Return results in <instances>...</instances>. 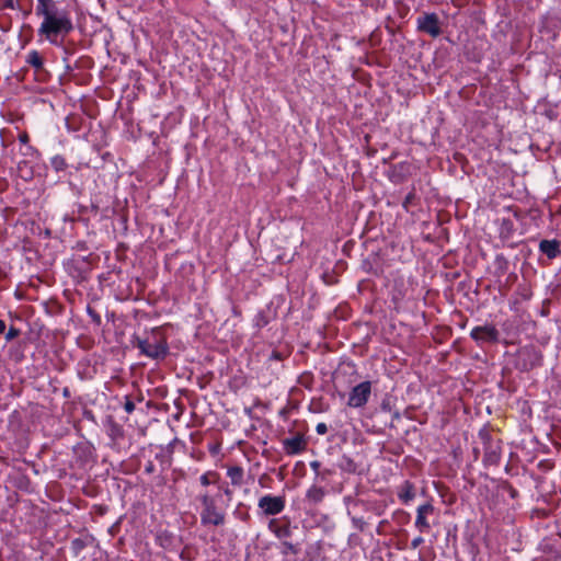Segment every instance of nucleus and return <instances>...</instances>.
I'll return each mask as SVG.
<instances>
[{"instance_id":"ea45409f","label":"nucleus","mask_w":561,"mask_h":561,"mask_svg":"<svg viewBox=\"0 0 561 561\" xmlns=\"http://www.w3.org/2000/svg\"><path fill=\"white\" fill-rule=\"evenodd\" d=\"M271 357H272V358H275V359H280V358H282L280 354H279L278 352H276V351H274V352L272 353Z\"/></svg>"},{"instance_id":"bb28decb","label":"nucleus","mask_w":561,"mask_h":561,"mask_svg":"<svg viewBox=\"0 0 561 561\" xmlns=\"http://www.w3.org/2000/svg\"><path fill=\"white\" fill-rule=\"evenodd\" d=\"M352 523L356 529L359 531H364L366 527V522L362 517H353Z\"/></svg>"},{"instance_id":"a878e982","label":"nucleus","mask_w":561,"mask_h":561,"mask_svg":"<svg viewBox=\"0 0 561 561\" xmlns=\"http://www.w3.org/2000/svg\"><path fill=\"white\" fill-rule=\"evenodd\" d=\"M124 399H125V401H124V410L128 414L133 413L135 411V403H134V401L130 399L129 396H126Z\"/></svg>"},{"instance_id":"1a4fd4ad","label":"nucleus","mask_w":561,"mask_h":561,"mask_svg":"<svg viewBox=\"0 0 561 561\" xmlns=\"http://www.w3.org/2000/svg\"><path fill=\"white\" fill-rule=\"evenodd\" d=\"M541 358V354L535 347H524L518 353L517 367L520 370L528 371L540 365Z\"/></svg>"},{"instance_id":"412c9836","label":"nucleus","mask_w":561,"mask_h":561,"mask_svg":"<svg viewBox=\"0 0 561 561\" xmlns=\"http://www.w3.org/2000/svg\"><path fill=\"white\" fill-rule=\"evenodd\" d=\"M50 164L56 172L65 171L68 168L66 159L60 154L54 156L50 159Z\"/></svg>"},{"instance_id":"4c0bfd02","label":"nucleus","mask_w":561,"mask_h":561,"mask_svg":"<svg viewBox=\"0 0 561 561\" xmlns=\"http://www.w3.org/2000/svg\"><path fill=\"white\" fill-rule=\"evenodd\" d=\"M5 331V322L3 320H0V335L4 333Z\"/></svg>"},{"instance_id":"aec40b11","label":"nucleus","mask_w":561,"mask_h":561,"mask_svg":"<svg viewBox=\"0 0 561 561\" xmlns=\"http://www.w3.org/2000/svg\"><path fill=\"white\" fill-rule=\"evenodd\" d=\"M219 474L216 471H207L201 476L199 481L203 486L216 484L219 481Z\"/></svg>"},{"instance_id":"b1692460","label":"nucleus","mask_w":561,"mask_h":561,"mask_svg":"<svg viewBox=\"0 0 561 561\" xmlns=\"http://www.w3.org/2000/svg\"><path fill=\"white\" fill-rule=\"evenodd\" d=\"M0 9H12V10H21V3L19 0H4L0 5Z\"/></svg>"},{"instance_id":"79ce46f5","label":"nucleus","mask_w":561,"mask_h":561,"mask_svg":"<svg viewBox=\"0 0 561 561\" xmlns=\"http://www.w3.org/2000/svg\"><path fill=\"white\" fill-rule=\"evenodd\" d=\"M321 474H322V476L331 474V470H328V469H327V470H324Z\"/></svg>"},{"instance_id":"7ed1b4c3","label":"nucleus","mask_w":561,"mask_h":561,"mask_svg":"<svg viewBox=\"0 0 561 561\" xmlns=\"http://www.w3.org/2000/svg\"><path fill=\"white\" fill-rule=\"evenodd\" d=\"M219 497L220 494L210 495L208 492L197 496V501L202 505L199 516L203 526H222L226 523V513L218 505Z\"/></svg>"},{"instance_id":"cd10ccee","label":"nucleus","mask_w":561,"mask_h":561,"mask_svg":"<svg viewBox=\"0 0 561 561\" xmlns=\"http://www.w3.org/2000/svg\"><path fill=\"white\" fill-rule=\"evenodd\" d=\"M414 198H415V194H414V192L409 193V194L405 196V198H404V201H403V203H402V206H403L405 209H408V208H409V206L412 204V202H413V199H414Z\"/></svg>"},{"instance_id":"72a5a7b5","label":"nucleus","mask_w":561,"mask_h":561,"mask_svg":"<svg viewBox=\"0 0 561 561\" xmlns=\"http://www.w3.org/2000/svg\"><path fill=\"white\" fill-rule=\"evenodd\" d=\"M145 471H146L147 473H152V472H154V465H153V462H152V461H149V462L146 465V467H145Z\"/></svg>"},{"instance_id":"7c9ffc66","label":"nucleus","mask_w":561,"mask_h":561,"mask_svg":"<svg viewBox=\"0 0 561 561\" xmlns=\"http://www.w3.org/2000/svg\"><path fill=\"white\" fill-rule=\"evenodd\" d=\"M316 432L319 434V435H324L327 434L328 432V426L325 423H319L317 426H316Z\"/></svg>"},{"instance_id":"f8f14e48","label":"nucleus","mask_w":561,"mask_h":561,"mask_svg":"<svg viewBox=\"0 0 561 561\" xmlns=\"http://www.w3.org/2000/svg\"><path fill=\"white\" fill-rule=\"evenodd\" d=\"M434 506L431 503L420 505L416 511L415 527L420 533H426L431 528L428 516L433 515Z\"/></svg>"},{"instance_id":"f704fd0d","label":"nucleus","mask_w":561,"mask_h":561,"mask_svg":"<svg viewBox=\"0 0 561 561\" xmlns=\"http://www.w3.org/2000/svg\"><path fill=\"white\" fill-rule=\"evenodd\" d=\"M310 467L311 469L317 473V474H320L319 473V469H320V462L319 461H312L310 463Z\"/></svg>"},{"instance_id":"4be33fe9","label":"nucleus","mask_w":561,"mask_h":561,"mask_svg":"<svg viewBox=\"0 0 561 561\" xmlns=\"http://www.w3.org/2000/svg\"><path fill=\"white\" fill-rule=\"evenodd\" d=\"M268 322H270V319L264 311H260L255 316L254 324L257 329H262V328L266 327L268 324Z\"/></svg>"},{"instance_id":"a211bd4d","label":"nucleus","mask_w":561,"mask_h":561,"mask_svg":"<svg viewBox=\"0 0 561 561\" xmlns=\"http://www.w3.org/2000/svg\"><path fill=\"white\" fill-rule=\"evenodd\" d=\"M324 495H325V491L323 488L318 486V485H312L307 491L306 497L309 502H311L313 504H318L323 500Z\"/></svg>"},{"instance_id":"4468645a","label":"nucleus","mask_w":561,"mask_h":561,"mask_svg":"<svg viewBox=\"0 0 561 561\" xmlns=\"http://www.w3.org/2000/svg\"><path fill=\"white\" fill-rule=\"evenodd\" d=\"M227 476L233 486H241L244 483V470L240 466L229 467Z\"/></svg>"},{"instance_id":"2eb2a0df","label":"nucleus","mask_w":561,"mask_h":561,"mask_svg":"<svg viewBox=\"0 0 561 561\" xmlns=\"http://www.w3.org/2000/svg\"><path fill=\"white\" fill-rule=\"evenodd\" d=\"M414 496H415V489H414L413 483H411L410 481H404L399 488L398 497L403 503H408V502L412 501L414 499Z\"/></svg>"},{"instance_id":"f3484780","label":"nucleus","mask_w":561,"mask_h":561,"mask_svg":"<svg viewBox=\"0 0 561 561\" xmlns=\"http://www.w3.org/2000/svg\"><path fill=\"white\" fill-rule=\"evenodd\" d=\"M339 468L347 473H357L358 472V465L355 462V460L346 455H343L340 462Z\"/></svg>"},{"instance_id":"20e7f679","label":"nucleus","mask_w":561,"mask_h":561,"mask_svg":"<svg viewBox=\"0 0 561 561\" xmlns=\"http://www.w3.org/2000/svg\"><path fill=\"white\" fill-rule=\"evenodd\" d=\"M479 437L483 443V463L485 466H496L501 459L500 440H493L488 431H480Z\"/></svg>"},{"instance_id":"0eeeda50","label":"nucleus","mask_w":561,"mask_h":561,"mask_svg":"<svg viewBox=\"0 0 561 561\" xmlns=\"http://www.w3.org/2000/svg\"><path fill=\"white\" fill-rule=\"evenodd\" d=\"M370 394L371 382L363 381L352 388L348 396L347 405L351 408H362L368 402Z\"/></svg>"},{"instance_id":"393cba45","label":"nucleus","mask_w":561,"mask_h":561,"mask_svg":"<svg viewBox=\"0 0 561 561\" xmlns=\"http://www.w3.org/2000/svg\"><path fill=\"white\" fill-rule=\"evenodd\" d=\"M20 334H21V331L18 328L10 327L8 332L5 333V340L8 342H11L14 339H16Z\"/></svg>"},{"instance_id":"dca6fc26","label":"nucleus","mask_w":561,"mask_h":561,"mask_svg":"<svg viewBox=\"0 0 561 561\" xmlns=\"http://www.w3.org/2000/svg\"><path fill=\"white\" fill-rule=\"evenodd\" d=\"M301 546L299 542L284 541L279 545V552L283 557L298 556L300 553Z\"/></svg>"},{"instance_id":"6e6552de","label":"nucleus","mask_w":561,"mask_h":561,"mask_svg":"<svg viewBox=\"0 0 561 561\" xmlns=\"http://www.w3.org/2000/svg\"><path fill=\"white\" fill-rule=\"evenodd\" d=\"M417 31L436 38L442 34L439 18L436 13H424L417 18Z\"/></svg>"},{"instance_id":"9b49d317","label":"nucleus","mask_w":561,"mask_h":561,"mask_svg":"<svg viewBox=\"0 0 561 561\" xmlns=\"http://www.w3.org/2000/svg\"><path fill=\"white\" fill-rule=\"evenodd\" d=\"M283 448L287 455H298L306 450L307 440L301 433L295 436L283 439Z\"/></svg>"},{"instance_id":"58836bf2","label":"nucleus","mask_w":561,"mask_h":561,"mask_svg":"<svg viewBox=\"0 0 561 561\" xmlns=\"http://www.w3.org/2000/svg\"><path fill=\"white\" fill-rule=\"evenodd\" d=\"M508 490L512 497H515L517 495V491L513 486L510 485Z\"/></svg>"},{"instance_id":"9d476101","label":"nucleus","mask_w":561,"mask_h":561,"mask_svg":"<svg viewBox=\"0 0 561 561\" xmlns=\"http://www.w3.org/2000/svg\"><path fill=\"white\" fill-rule=\"evenodd\" d=\"M470 336L477 343H495L499 340V331L494 325H481L473 328Z\"/></svg>"},{"instance_id":"ddd939ff","label":"nucleus","mask_w":561,"mask_h":561,"mask_svg":"<svg viewBox=\"0 0 561 561\" xmlns=\"http://www.w3.org/2000/svg\"><path fill=\"white\" fill-rule=\"evenodd\" d=\"M539 250L549 259H556L560 255V242L558 240H541Z\"/></svg>"},{"instance_id":"c85d7f7f","label":"nucleus","mask_w":561,"mask_h":561,"mask_svg":"<svg viewBox=\"0 0 561 561\" xmlns=\"http://www.w3.org/2000/svg\"><path fill=\"white\" fill-rule=\"evenodd\" d=\"M218 489L227 496L228 501H231L232 490L228 485H219Z\"/></svg>"},{"instance_id":"a19ab883","label":"nucleus","mask_w":561,"mask_h":561,"mask_svg":"<svg viewBox=\"0 0 561 561\" xmlns=\"http://www.w3.org/2000/svg\"><path fill=\"white\" fill-rule=\"evenodd\" d=\"M11 27V23H9L8 25H2L0 24V28L3 31V32H8Z\"/></svg>"},{"instance_id":"37998d69","label":"nucleus","mask_w":561,"mask_h":561,"mask_svg":"<svg viewBox=\"0 0 561 561\" xmlns=\"http://www.w3.org/2000/svg\"><path fill=\"white\" fill-rule=\"evenodd\" d=\"M30 13H31V10H24V11H23V15H24V16H27Z\"/></svg>"},{"instance_id":"f03ea898","label":"nucleus","mask_w":561,"mask_h":561,"mask_svg":"<svg viewBox=\"0 0 561 561\" xmlns=\"http://www.w3.org/2000/svg\"><path fill=\"white\" fill-rule=\"evenodd\" d=\"M131 344L134 347H137L142 355L151 359L162 360L169 354L167 339L158 329H153L151 333L144 339L134 335Z\"/></svg>"},{"instance_id":"423d86ee","label":"nucleus","mask_w":561,"mask_h":561,"mask_svg":"<svg viewBox=\"0 0 561 561\" xmlns=\"http://www.w3.org/2000/svg\"><path fill=\"white\" fill-rule=\"evenodd\" d=\"M286 505L285 496H273L271 494L260 497L257 507L265 516H275L280 514Z\"/></svg>"},{"instance_id":"5701e85b","label":"nucleus","mask_w":561,"mask_h":561,"mask_svg":"<svg viewBox=\"0 0 561 561\" xmlns=\"http://www.w3.org/2000/svg\"><path fill=\"white\" fill-rule=\"evenodd\" d=\"M87 547V542L82 538H76L71 541V549L76 554H79Z\"/></svg>"},{"instance_id":"473e14b6","label":"nucleus","mask_w":561,"mask_h":561,"mask_svg":"<svg viewBox=\"0 0 561 561\" xmlns=\"http://www.w3.org/2000/svg\"><path fill=\"white\" fill-rule=\"evenodd\" d=\"M88 311H89L90 316L92 317V319L94 320V322H96V323L101 322V317L95 311H93L91 308H89Z\"/></svg>"},{"instance_id":"39448f33","label":"nucleus","mask_w":561,"mask_h":561,"mask_svg":"<svg viewBox=\"0 0 561 561\" xmlns=\"http://www.w3.org/2000/svg\"><path fill=\"white\" fill-rule=\"evenodd\" d=\"M267 528L280 542L288 541L293 535V530L297 526H293L289 517L283 516L280 518H272L267 524Z\"/></svg>"},{"instance_id":"6ab92c4d","label":"nucleus","mask_w":561,"mask_h":561,"mask_svg":"<svg viewBox=\"0 0 561 561\" xmlns=\"http://www.w3.org/2000/svg\"><path fill=\"white\" fill-rule=\"evenodd\" d=\"M26 62L33 68H35L37 71L42 70L44 67L43 57L37 50H32L28 53L26 57Z\"/></svg>"},{"instance_id":"c9c22d12","label":"nucleus","mask_w":561,"mask_h":561,"mask_svg":"<svg viewBox=\"0 0 561 561\" xmlns=\"http://www.w3.org/2000/svg\"><path fill=\"white\" fill-rule=\"evenodd\" d=\"M116 434H119L121 435V428L119 426L113 424L112 425V436L116 435ZM113 439H116L117 437H112Z\"/></svg>"},{"instance_id":"e433bc0d","label":"nucleus","mask_w":561,"mask_h":561,"mask_svg":"<svg viewBox=\"0 0 561 561\" xmlns=\"http://www.w3.org/2000/svg\"><path fill=\"white\" fill-rule=\"evenodd\" d=\"M297 556H288V557H283V561H298Z\"/></svg>"},{"instance_id":"c756f323","label":"nucleus","mask_w":561,"mask_h":561,"mask_svg":"<svg viewBox=\"0 0 561 561\" xmlns=\"http://www.w3.org/2000/svg\"><path fill=\"white\" fill-rule=\"evenodd\" d=\"M423 542H424L423 537H422V536H417V537H415V538L411 541V548H412V549H416V548H419Z\"/></svg>"},{"instance_id":"f257e3e1","label":"nucleus","mask_w":561,"mask_h":561,"mask_svg":"<svg viewBox=\"0 0 561 561\" xmlns=\"http://www.w3.org/2000/svg\"><path fill=\"white\" fill-rule=\"evenodd\" d=\"M35 13L43 21L37 30L39 37L57 45L73 31V23L67 10L60 9L56 0H37Z\"/></svg>"},{"instance_id":"2f4dec72","label":"nucleus","mask_w":561,"mask_h":561,"mask_svg":"<svg viewBox=\"0 0 561 561\" xmlns=\"http://www.w3.org/2000/svg\"><path fill=\"white\" fill-rule=\"evenodd\" d=\"M19 141L23 145H26L30 141L28 134L26 131H23L19 135Z\"/></svg>"}]
</instances>
